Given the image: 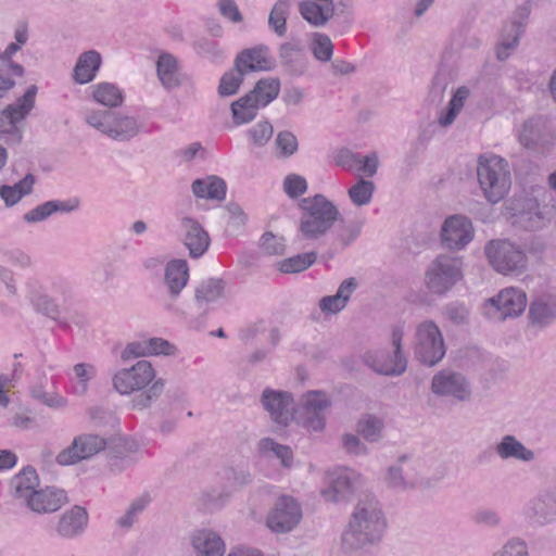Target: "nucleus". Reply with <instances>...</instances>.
<instances>
[{
	"mask_svg": "<svg viewBox=\"0 0 556 556\" xmlns=\"http://www.w3.org/2000/svg\"><path fill=\"white\" fill-rule=\"evenodd\" d=\"M387 526V519L379 502L372 497L361 500L342 535V544L345 548L353 549L378 543L383 538Z\"/></svg>",
	"mask_w": 556,
	"mask_h": 556,
	"instance_id": "nucleus-1",
	"label": "nucleus"
},
{
	"mask_svg": "<svg viewBox=\"0 0 556 556\" xmlns=\"http://www.w3.org/2000/svg\"><path fill=\"white\" fill-rule=\"evenodd\" d=\"M112 381L114 389L122 395L146 390L134 400V407L139 409L150 406L165 388V379L157 377L151 362L146 359H140L130 367L117 370Z\"/></svg>",
	"mask_w": 556,
	"mask_h": 556,
	"instance_id": "nucleus-2",
	"label": "nucleus"
},
{
	"mask_svg": "<svg viewBox=\"0 0 556 556\" xmlns=\"http://www.w3.org/2000/svg\"><path fill=\"white\" fill-rule=\"evenodd\" d=\"M84 119L90 128L117 142H129L143 129L138 116L121 111L91 109L86 111Z\"/></svg>",
	"mask_w": 556,
	"mask_h": 556,
	"instance_id": "nucleus-3",
	"label": "nucleus"
},
{
	"mask_svg": "<svg viewBox=\"0 0 556 556\" xmlns=\"http://www.w3.org/2000/svg\"><path fill=\"white\" fill-rule=\"evenodd\" d=\"M477 177L485 200L491 204L501 202L511 187L508 162L500 155L485 153L478 157Z\"/></svg>",
	"mask_w": 556,
	"mask_h": 556,
	"instance_id": "nucleus-4",
	"label": "nucleus"
},
{
	"mask_svg": "<svg viewBox=\"0 0 556 556\" xmlns=\"http://www.w3.org/2000/svg\"><path fill=\"white\" fill-rule=\"evenodd\" d=\"M302 215L299 231L309 240L325 236L339 219L340 212L337 205L323 194L308 197L300 202Z\"/></svg>",
	"mask_w": 556,
	"mask_h": 556,
	"instance_id": "nucleus-5",
	"label": "nucleus"
},
{
	"mask_svg": "<svg viewBox=\"0 0 556 556\" xmlns=\"http://www.w3.org/2000/svg\"><path fill=\"white\" fill-rule=\"evenodd\" d=\"M38 88L30 85L14 102L0 111V136L18 143L23 138L24 123L36 105Z\"/></svg>",
	"mask_w": 556,
	"mask_h": 556,
	"instance_id": "nucleus-6",
	"label": "nucleus"
},
{
	"mask_svg": "<svg viewBox=\"0 0 556 556\" xmlns=\"http://www.w3.org/2000/svg\"><path fill=\"white\" fill-rule=\"evenodd\" d=\"M484 253L491 267L504 276H519L528 268V256L523 249L508 240H492Z\"/></svg>",
	"mask_w": 556,
	"mask_h": 556,
	"instance_id": "nucleus-7",
	"label": "nucleus"
},
{
	"mask_svg": "<svg viewBox=\"0 0 556 556\" xmlns=\"http://www.w3.org/2000/svg\"><path fill=\"white\" fill-rule=\"evenodd\" d=\"M415 357L426 366L440 363L446 353L443 333L439 326L430 319L418 323L413 339Z\"/></svg>",
	"mask_w": 556,
	"mask_h": 556,
	"instance_id": "nucleus-8",
	"label": "nucleus"
},
{
	"mask_svg": "<svg viewBox=\"0 0 556 556\" xmlns=\"http://www.w3.org/2000/svg\"><path fill=\"white\" fill-rule=\"evenodd\" d=\"M463 261L459 257L441 254L427 267L425 286L435 295H445L463 279Z\"/></svg>",
	"mask_w": 556,
	"mask_h": 556,
	"instance_id": "nucleus-9",
	"label": "nucleus"
},
{
	"mask_svg": "<svg viewBox=\"0 0 556 556\" xmlns=\"http://www.w3.org/2000/svg\"><path fill=\"white\" fill-rule=\"evenodd\" d=\"M528 306V295L519 287H506L482 304L483 315L491 320L505 321L521 316Z\"/></svg>",
	"mask_w": 556,
	"mask_h": 556,
	"instance_id": "nucleus-10",
	"label": "nucleus"
},
{
	"mask_svg": "<svg viewBox=\"0 0 556 556\" xmlns=\"http://www.w3.org/2000/svg\"><path fill=\"white\" fill-rule=\"evenodd\" d=\"M430 392L440 399L465 403L472 399V384L462 371L443 368L432 376Z\"/></svg>",
	"mask_w": 556,
	"mask_h": 556,
	"instance_id": "nucleus-11",
	"label": "nucleus"
},
{
	"mask_svg": "<svg viewBox=\"0 0 556 556\" xmlns=\"http://www.w3.org/2000/svg\"><path fill=\"white\" fill-rule=\"evenodd\" d=\"M330 405L331 400L326 392L308 391L296 405L295 421L307 431L320 432L325 428V414Z\"/></svg>",
	"mask_w": 556,
	"mask_h": 556,
	"instance_id": "nucleus-12",
	"label": "nucleus"
},
{
	"mask_svg": "<svg viewBox=\"0 0 556 556\" xmlns=\"http://www.w3.org/2000/svg\"><path fill=\"white\" fill-rule=\"evenodd\" d=\"M302 519L300 503L290 495H281L266 516V526L275 533L292 531Z\"/></svg>",
	"mask_w": 556,
	"mask_h": 556,
	"instance_id": "nucleus-13",
	"label": "nucleus"
},
{
	"mask_svg": "<svg viewBox=\"0 0 556 556\" xmlns=\"http://www.w3.org/2000/svg\"><path fill=\"white\" fill-rule=\"evenodd\" d=\"M442 244L450 251H462L473 240L475 228L465 215L448 216L442 224L440 232Z\"/></svg>",
	"mask_w": 556,
	"mask_h": 556,
	"instance_id": "nucleus-14",
	"label": "nucleus"
},
{
	"mask_svg": "<svg viewBox=\"0 0 556 556\" xmlns=\"http://www.w3.org/2000/svg\"><path fill=\"white\" fill-rule=\"evenodd\" d=\"M528 305L527 319L531 328L545 330L556 324V293H536L532 295Z\"/></svg>",
	"mask_w": 556,
	"mask_h": 556,
	"instance_id": "nucleus-15",
	"label": "nucleus"
},
{
	"mask_svg": "<svg viewBox=\"0 0 556 556\" xmlns=\"http://www.w3.org/2000/svg\"><path fill=\"white\" fill-rule=\"evenodd\" d=\"M363 361L367 366L380 375L400 376L407 367V359L403 353L392 349H372L363 355Z\"/></svg>",
	"mask_w": 556,
	"mask_h": 556,
	"instance_id": "nucleus-16",
	"label": "nucleus"
},
{
	"mask_svg": "<svg viewBox=\"0 0 556 556\" xmlns=\"http://www.w3.org/2000/svg\"><path fill=\"white\" fill-rule=\"evenodd\" d=\"M106 441L97 434H81L73 440L72 445L61 451L56 463L62 466L74 465L104 450Z\"/></svg>",
	"mask_w": 556,
	"mask_h": 556,
	"instance_id": "nucleus-17",
	"label": "nucleus"
},
{
	"mask_svg": "<svg viewBox=\"0 0 556 556\" xmlns=\"http://www.w3.org/2000/svg\"><path fill=\"white\" fill-rule=\"evenodd\" d=\"M261 402L277 425L288 426L291 420H295L293 399L288 392L266 389L263 391Z\"/></svg>",
	"mask_w": 556,
	"mask_h": 556,
	"instance_id": "nucleus-18",
	"label": "nucleus"
},
{
	"mask_svg": "<svg viewBox=\"0 0 556 556\" xmlns=\"http://www.w3.org/2000/svg\"><path fill=\"white\" fill-rule=\"evenodd\" d=\"M530 11L527 7H520L510 22L502 30L497 47L496 56L504 61L516 50L519 39L525 30Z\"/></svg>",
	"mask_w": 556,
	"mask_h": 556,
	"instance_id": "nucleus-19",
	"label": "nucleus"
},
{
	"mask_svg": "<svg viewBox=\"0 0 556 556\" xmlns=\"http://www.w3.org/2000/svg\"><path fill=\"white\" fill-rule=\"evenodd\" d=\"M328 486L321 490V496L327 502L345 500L354 490L359 475L350 468H337L326 477Z\"/></svg>",
	"mask_w": 556,
	"mask_h": 556,
	"instance_id": "nucleus-20",
	"label": "nucleus"
},
{
	"mask_svg": "<svg viewBox=\"0 0 556 556\" xmlns=\"http://www.w3.org/2000/svg\"><path fill=\"white\" fill-rule=\"evenodd\" d=\"M180 236L184 245L189 251L190 257L199 258L208 250L211 243L210 236L195 219L190 217L181 218Z\"/></svg>",
	"mask_w": 556,
	"mask_h": 556,
	"instance_id": "nucleus-21",
	"label": "nucleus"
},
{
	"mask_svg": "<svg viewBox=\"0 0 556 556\" xmlns=\"http://www.w3.org/2000/svg\"><path fill=\"white\" fill-rule=\"evenodd\" d=\"M67 497L63 490L47 486L45 489H36L29 495L24 504L34 513L48 514L58 510Z\"/></svg>",
	"mask_w": 556,
	"mask_h": 556,
	"instance_id": "nucleus-22",
	"label": "nucleus"
},
{
	"mask_svg": "<svg viewBox=\"0 0 556 556\" xmlns=\"http://www.w3.org/2000/svg\"><path fill=\"white\" fill-rule=\"evenodd\" d=\"M190 543L195 556H224L226 544L220 534L208 528L194 530L190 535Z\"/></svg>",
	"mask_w": 556,
	"mask_h": 556,
	"instance_id": "nucleus-23",
	"label": "nucleus"
},
{
	"mask_svg": "<svg viewBox=\"0 0 556 556\" xmlns=\"http://www.w3.org/2000/svg\"><path fill=\"white\" fill-rule=\"evenodd\" d=\"M235 66L244 73L257 71H270L275 67V61L269 54L267 46L260 45L243 50L236 59Z\"/></svg>",
	"mask_w": 556,
	"mask_h": 556,
	"instance_id": "nucleus-24",
	"label": "nucleus"
},
{
	"mask_svg": "<svg viewBox=\"0 0 556 556\" xmlns=\"http://www.w3.org/2000/svg\"><path fill=\"white\" fill-rule=\"evenodd\" d=\"M102 66V55L99 51L90 49L81 52L73 68L72 79L78 85L91 83Z\"/></svg>",
	"mask_w": 556,
	"mask_h": 556,
	"instance_id": "nucleus-25",
	"label": "nucleus"
},
{
	"mask_svg": "<svg viewBox=\"0 0 556 556\" xmlns=\"http://www.w3.org/2000/svg\"><path fill=\"white\" fill-rule=\"evenodd\" d=\"M88 525V513L81 506H73L65 510L56 525V532L66 539H73L84 533Z\"/></svg>",
	"mask_w": 556,
	"mask_h": 556,
	"instance_id": "nucleus-26",
	"label": "nucleus"
},
{
	"mask_svg": "<svg viewBox=\"0 0 556 556\" xmlns=\"http://www.w3.org/2000/svg\"><path fill=\"white\" fill-rule=\"evenodd\" d=\"M495 453L502 460L514 459L521 463H531L535 459L533 450L527 447L513 434H505L495 445Z\"/></svg>",
	"mask_w": 556,
	"mask_h": 556,
	"instance_id": "nucleus-27",
	"label": "nucleus"
},
{
	"mask_svg": "<svg viewBox=\"0 0 556 556\" xmlns=\"http://www.w3.org/2000/svg\"><path fill=\"white\" fill-rule=\"evenodd\" d=\"M90 99L106 109H116L124 104L125 92L115 83L100 81L89 88Z\"/></svg>",
	"mask_w": 556,
	"mask_h": 556,
	"instance_id": "nucleus-28",
	"label": "nucleus"
},
{
	"mask_svg": "<svg viewBox=\"0 0 556 556\" xmlns=\"http://www.w3.org/2000/svg\"><path fill=\"white\" fill-rule=\"evenodd\" d=\"M189 280V266L186 260L174 258L166 263L164 281L170 296L177 298Z\"/></svg>",
	"mask_w": 556,
	"mask_h": 556,
	"instance_id": "nucleus-29",
	"label": "nucleus"
},
{
	"mask_svg": "<svg viewBox=\"0 0 556 556\" xmlns=\"http://www.w3.org/2000/svg\"><path fill=\"white\" fill-rule=\"evenodd\" d=\"M533 516L541 523L556 521V489H546L530 503Z\"/></svg>",
	"mask_w": 556,
	"mask_h": 556,
	"instance_id": "nucleus-30",
	"label": "nucleus"
},
{
	"mask_svg": "<svg viewBox=\"0 0 556 556\" xmlns=\"http://www.w3.org/2000/svg\"><path fill=\"white\" fill-rule=\"evenodd\" d=\"M157 78L165 89H174L180 86L179 63L176 56L163 52L156 61Z\"/></svg>",
	"mask_w": 556,
	"mask_h": 556,
	"instance_id": "nucleus-31",
	"label": "nucleus"
},
{
	"mask_svg": "<svg viewBox=\"0 0 556 556\" xmlns=\"http://www.w3.org/2000/svg\"><path fill=\"white\" fill-rule=\"evenodd\" d=\"M279 56L288 71L301 75L307 67V58L304 47L299 42H286L280 46Z\"/></svg>",
	"mask_w": 556,
	"mask_h": 556,
	"instance_id": "nucleus-32",
	"label": "nucleus"
},
{
	"mask_svg": "<svg viewBox=\"0 0 556 556\" xmlns=\"http://www.w3.org/2000/svg\"><path fill=\"white\" fill-rule=\"evenodd\" d=\"M78 207V201H59V200H51L47 201L40 205H37L33 210L28 211L24 215V220L26 223H39L47 218H49L51 215L58 212L62 213H68Z\"/></svg>",
	"mask_w": 556,
	"mask_h": 556,
	"instance_id": "nucleus-33",
	"label": "nucleus"
},
{
	"mask_svg": "<svg viewBox=\"0 0 556 556\" xmlns=\"http://www.w3.org/2000/svg\"><path fill=\"white\" fill-rule=\"evenodd\" d=\"M191 189L193 194L200 199L222 201L226 197V182L214 175L195 179Z\"/></svg>",
	"mask_w": 556,
	"mask_h": 556,
	"instance_id": "nucleus-34",
	"label": "nucleus"
},
{
	"mask_svg": "<svg viewBox=\"0 0 556 556\" xmlns=\"http://www.w3.org/2000/svg\"><path fill=\"white\" fill-rule=\"evenodd\" d=\"M333 2L306 0L300 3V13L314 26L325 25L333 15Z\"/></svg>",
	"mask_w": 556,
	"mask_h": 556,
	"instance_id": "nucleus-35",
	"label": "nucleus"
},
{
	"mask_svg": "<svg viewBox=\"0 0 556 556\" xmlns=\"http://www.w3.org/2000/svg\"><path fill=\"white\" fill-rule=\"evenodd\" d=\"M13 495L16 500L24 503L26 498L39 486V478L31 467L22 469L11 480Z\"/></svg>",
	"mask_w": 556,
	"mask_h": 556,
	"instance_id": "nucleus-36",
	"label": "nucleus"
},
{
	"mask_svg": "<svg viewBox=\"0 0 556 556\" xmlns=\"http://www.w3.org/2000/svg\"><path fill=\"white\" fill-rule=\"evenodd\" d=\"M34 184V175L27 174L23 179L12 186H0V198L7 206H13L17 204L25 195L31 193Z\"/></svg>",
	"mask_w": 556,
	"mask_h": 556,
	"instance_id": "nucleus-37",
	"label": "nucleus"
},
{
	"mask_svg": "<svg viewBox=\"0 0 556 556\" xmlns=\"http://www.w3.org/2000/svg\"><path fill=\"white\" fill-rule=\"evenodd\" d=\"M260 454L268 459H278L283 467H291L293 452L288 445L279 444L270 438H264L258 442Z\"/></svg>",
	"mask_w": 556,
	"mask_h": 556,
	"instance_id": "nucleus-38",
	"label": "nucleus"
},
{
	"mask_svg": "<svg viewBox=\"0 0 556 556\" xmlns=\"http://www.w3.org/2000/svg\"><path fill=\"white\" fill-rule=\"evenodd\" d=\"M96 374L97 369L92 364H76L68 374L72 393L84 395L88 390V383L96 377Z\"/></svg>",
	"mask_w": 556,
	"mask_h": 556,
	"instance_id": "nucleus-39",
	"label": "nucleus"
},
{
	"mask_svg": "<svg viewBox=\"0 0 556 556\" xmlns=\"http://www.w3.org/2000/svg\"><path fill=\"white\" fill-rule=\"evenodd\" d=\"M279 91L280 80L275 77H267L258 80L254 89L248 94L254 98V101L261 108H265L278 97Z\"/></svg>",
	"mask_w": 556,
	"mask_h": 556,
	"instance_id": "nucleus-40",
	"label": "nucleus"
},
{
	"mask_svg": "<svg viewBox=\"0 0 556 556\" xmlns=\"http://www.w3.org/2000/svg\"><path fill=\"white\" fill-rule=\"evenodd\" d=\"M546 129V122L542 117H532L526 121L519 131V141L526 148H533L542 140Z\"/></svg>",
	"mask_w": 556,
	"mask_h": 556,
	"instance_id": "nucleus-41",
	"label": "nucleus"
},
{
	"mask_svg": "<svg viewBox=\"0 0 556 556\" xmlns=\"http://www.w3.org/2000/svg\"><path fill=\"white\" fill-rule=\"evenodd\" d=\"M260 109L261 106L254 101V98L249 94L241 97L231 104L233 123L237 126L248 124L256 117Z\"/></svg>",
	"mask_w": 556,
	"mask_h": 556,
	"instance_id": "nucleus-42",
	"label": "nucleus"
},
{
	"mask_svg": "<svg viewBox=\"0 0 556 556\" xmlns=\"http://www.w3.org/2000/svg\"><path fill=\"white\" fill-rule=\"evenodd\" d=\"M151 497L149 494H141L136 497L128 506L126 511L117 519L116 523L119 528L128 530L138 520L140 515L150 505Z\"/></svg>",
	"mask_w": 556,
	"mask_h": 556,
	"instance_id": "nucleus-43",
	"label": "nucleus"
},
{
	"mask_svg": "<svg viewBox=\"0 0 556 556\" xmlns=\"http://www.w3.org/2000/svg\"><path fill=\"white\" fill-rule=\"evenodd\" d=\"M383 420L375 415H365L357 421V432L368 442H377L382 437Z\"/></svg>",
	"mask_w": 556,
	"mask_h": 556,
	"instance_id": "nucleus-44",
	"label": "nucleus"
},
{
	"mask_svg": "<svg viewBox=\"0 0 556 556\" xmlns=\"http://www.w3.org/2000/svg\"><path fill=\"white\" fill-rule=\"evenodd\" d=\"M316 258L317 255L315 252H306L278 262L277 268L285 274H296L312 266L316 262Z\"/></svg>",
	"mask_w": 556,
	"mask_h": 556,
	"instance_id": "nucleus-45",
	"label": "nucleus"
},
{
	"mask_svg": "<svg viewBox=\"0 0 556 556\" xmlns=\"http://www.w3.org/2000/svg\"><path fill=\"white\" fill-rule=\"evenodd\" d=\"M400 462L413 491L427 484L425 466L420 459L402 457Z\"/></svg>",
	"mask_w": 556,
	"mask_h": 556,
	"instance_id": "nucleus-46",
	"label": "nucleus"
},
{
	"mask_svg": "<svg viewBox=\"0 0 556 556\" xmlns=\"http://www.w3.org/2000/svg\"><path fill=\"white\" fill-rule=\"evenodd\" d=\"M290 7V0H278L269 13V27L278 36H283L287 31V17L289 15Z\"/></svg>",
	"mask_w": 556,
	"mask_h": 556,
	"instance_id": "nucleus-47",
	"label": "nucleus"
},
{
	"mask_svg": "<svg viewBox=\"0 0 556 556\" xmlns=\"http://www.w3.org/2000/svg\"><path fill=\"white\" fill-rule=\"evenodd\" d=\"M375 192L374 182L364 178L358 179L348 191L351 202L356 206L368 205Z\"/></svg>",
	"mask_w": 556,
	"mask_h": 556,
	"instance_id": "nucleus-48",
	"label": "nucleus"
},
{
	"mask_svg": "<svg viewBox=\"0 0 556 556\" xmlns=\"http://www.w3.org/2000/svg\"><path fill=\"white\" fill-rule=\"evenodd\" d=\"M364 224H365L364 218H356V219L344 222L337 229L336 240L343 248L349 247L359 237L362 229L364 227Z\"/></svg>",
	"mask_w": 556,
	"mask_h": 556,
	"instance_id": "nucleus-49",
	"label": "nucleus"
},
{
	"mask_svg": "<svg viewBox=\"0 0 556 556\" xmlns=\"http://www.w3.org/2000/svg\"><path fill=\"white\" fill-rule=\"evenodd\" d=\"M386 482L389 488L395 490L396 492L413 491L400 460L395 465L388 468Z\"/></svg>",
	"mask_w": 556,
	"mask_h": 556,
	"instance_id": "nucleus-50",
	"label": "nucleus"
},
{
	"mask_svg": "<svg viewBox=\"0 0 556 556\" xmlns=\"http://www.w3.org/2000/svg\"><path fill=\"white\" fill-rule=\"evenodd\" d=\"M245 134L251 144L263 147L273 137L274 128L268 121H260L250 127Z\"/></svg>",
	"mask_w": 556,
	"mask_h": 556,
	"instance_id": "nucleus-51",
	"label": "nucleus"
},
{
	"mask_svg": "<svg viewBox=\"0 0 556 556\" xmlns=\"http://www.w3.org/2000/svg\"><path fill=\"white\" fill-rule=\"evenodd\" d=\"M277 155L279 157H290L296 153L299 142L295 135L289 130L279 131L275 139Z\"/></svg>",
	"mask_w": 556,
	"mask_h": 556,
	"instance_id": "nucleus-52",
	"label": "nucleus"
},
{
	"mask_svg": "<svg viewBox=\"0 0 556 556\" xmlns=\"http://www.w3.org/2000/svg\"><path fill=\"white\" fill-rule=\"evenodd\" d=\"M244 74L245 73L243 71H239L237 67L225 73L219 81L218 93L222 97H229L235 94L243 81Z\"/></svg>",
	"mask_w": 556,
	"mask_h": 556,
	"instance_id": "nucleus-53",
	"label": "nucleus"
},
{
	"mask_svg": "<svg viewBox=\"0 0 556 556\" xmlns=\"http://www.w3.org/2000/svg\"><path fill=\"white\" fill-rule=\"evenodd\" d=\"M307 180L299 174H288L282 181V189L285 193L291 198L296 199L307 191Z\"/></svg>",
	"mask_w": 556,
	"mask_h": 556,
	"instance_id": "nucleus-54",
	"label": "nucleus"
},
{
	"mask_svg": "<svg viewBox=\"0 0 556 556\" xmlns=\"http://www.w3.org/2000/svg\"><path fill=\"white\" fill-rule=\"evenodd\" d=\"M314 56L323 62L329 61L333 53V46L327 35L315 33L311 46Z\"/></svg>",
	"mask_w": 556,
	"mask_h": 556,
	"instance_id": "nucleus-55",
	"label": "nucleus"
},
{
	"mask_svg": "<svg viewBox=\"0 0 556 556\" xmlns=\"http://www.w3.org/2000/svg\"><path fill=\"white\" fill-rule=\"evenodd\" d=\"M260 249L266 255H281L286 251V240L273 232H265L260 239Z\"/></svg>",
	"mask_w": 556,
	"mask_h": 556,
	"instance_id": "nucleus-56",
	"label": "nucleus"
},
{
	"mask_svg": "<svg viewBox=\"0 0 556 556\" xmlns=\"http://www.w3.org/2000/svg\"><path fill=\"white\" fill-rule=\"evenodd\" d=\"M27 298L40 311L49 312L51 301L47 294L42 292V288L37 280H29L26 283Z\"/></svg>",
	"mask_w": 556,
	"mask_h": 556,
	"instance_id": "nucleus-57",
	"label": "nucleus"
},
{
	"mask_svg": "<svg viewBox=\"0 0 556 556\" xmlns=\"http://www.w3.org/2000/svg\"><path fill=\"white\" fill-rule=\"evenodd\" d=\"M177 354L175 344L163 338H148V357L149 356H174Z\"/></svg>",
	"mask_w": 556,
	"mask_h": 556,
	"instance_id": "nucleus-58",
	"label": "nucleus"
},
{
	"mask_svg": "<svg viewBox=\"0 0 556 556\" xmlns=\"http://www.w3.org/2000/svg\"><path fill=\"white\" fill-rule=\"evenodd\" d=\"M495 553L497 556H530L527 542L520 538L508 539Z\"/></svg>",
	"mask_w": 556,
	"mask_h": 556,
	"instance_id": "nucleus-59",
	"label": "nucleus"
},
{
	"mask_svg": "<svg viewBox=\"0 0 556 556\" xmlns=\"http://www.w3.org/2000/svg\"><path fill=\"white\" fill-rule=\"evenodd\" d=\"M333 161L336 165L346 170H354L359 165L361 154L355 153L350 149L342 148L334 153Z\"/></svg>",
	"mask_w": 556,
	"mask_h": 556,
	"instance_id": "nucleus-60",
	"label": "nucleus"
},
{
	"mask_svg": "<svg viewBox=\"0 0 556 556\" xmlns=\"http://www.w3.org/2000/svg\"><path fill=\"white\" fill-rule=\"evenodd\" d=\"M223 292V282L217 279H210L202 283L197 291V298L204 301H214L219 298Z\"/></svg>",
	"mask_w": 556,
	"mask_h": 556,
	"instance_id": "nucleus-61",
	"label": "nucleus"
},
{
	"mask_svg": "<svg viewBox=\"0 0 556 556\" xmlns=\"http://www.w3.org/2000/svg\"><path fill=\"white\" fill-rule=\"evenodd\" d=\"M138 357H148V338L129 342L121 353L123 361Z\"/></svg>",
	"mask_w": 556,
	"mask_h": 556,
	"instance_id": "nucleus-62",
	"label": "nucleus"
},
{
	"mask_svg": "<svg viewBox=\"0 0 556 556\" xmlns=\"http://www.w3.org/2000/svg\"><path fill=\"white\" fill-rule=\"evenodd\" d=\"M472 520L475 523L490 528H496L501 525L498 513L491 508H481L473 513Z\"/></svg>",
	"mask_w": 556,
	"mask_h": 556,
	"instance_id": "nucleus-63",
	"label": "nucleus"
},
{
	"mask_svg": "<svg viewBox=\"0 0 556 556\" xmlns=\"http://www.w3.org/2000/svg\"><path fill=\"white\" fill-rule=\"evenodd\" d=\"M23 47L18 43L12 41L10 42L4 51L0 53V60L8 61L9 68L11 70L12 74L17 77H22L25 73L24 67L12 61V58L22 49Z\"/></svg>",
	"mask_w": 556,
	"mask_h": 556,
	"instance_id": "nucleus-64",
	"label": "nucleus"
}]
</instances>
